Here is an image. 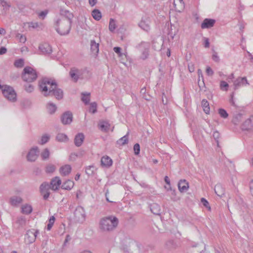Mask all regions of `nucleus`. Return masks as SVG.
Wrapping results in <instances>:
<instances>
[{"mask_svg":"<svg viewBox=\"0 0 253 253\" xmlns=\"http://www.w3.org/2000/svg\"><path fill=\"white\" fill-rule=\"evenodd\" d=\"M40 90L44 96H55L57 100L63 98V91L58 87V84L54 80L48 78H43L39 82Z\"/></svg>","mask_w":253,"mask_h":253,"instance_id":"obj_1","label":"nucleus"},{"mask_svg":"<svg viewBox=\"0 0 253 253\" xmlns=\"http://www.w3.org/2000/svg\"><path fill=\"white\" fill-rule=\"evenodd\" d=\"M72 21L65 19L57 18L54 20V27L56 32L61 36L68 35L71 28Z\"/></svg>","mask_w":253,"mask_h":253,"instance_id":"obj_2","label":"nucleus"},{"mask_svg":"<svg viewBox=\"0 0 253 253\" xmlns=\"http://www.w3.org/2000/svg\"><path fill=\"white\" fill-rule=\"evenodd\" d=\"M119 221L115 216H109L101 219L100 228L104 231H110L115 229L118 224Z\"/></svg>","mask_w":253,"mask_h":253,"instance_id":"obj_3","label":"nucleus"},{"mask_svg":"<svg viewBox=\"0 0 253 253\" xmlns=\"http://www.w3.org/2000/svg\"><path fill=\"white\" fill-rule=\"evenodd\" d=\"M38 77L36 71L31 67L24 68L22 74V78L25 82L31 83L35 81Z\"/></svg>","mask_w":253,"mask_h":253,"instance_id":"obj_4","label":"nucleus"},{"mask_svg":"<svg viewBox=\"0 0 253 253\" xmlns=\"http://www.w3.org/2000/svg\"><path fill=\"white\" fill-rule=\"evenodd\" d=\"M2 94L9 101L14 102L17 100V94L13 88L7 85H4L2 89Z\"/></svg>","mask_w":253,"mask_h":253,"instance_id":"obj_5","label":"nucleus"},{"mask_svg":"<svg viewBox=\"0 0 253 253\" xmlns=\"http://www.w3.org/2000/svg\"><path fill=\"white\" fill-rule=\"evenodd\" d=\"M85 212L81 206H78L74 211V220L79 223H83L85 219Z\"/></svg>","mask_w":253,"mask_h":253,"instance_id":"obj_6","label":"nucleus"},{"mask_svg":"<svg viewBox=\"0 0 253 253\" xmlns=\"http://www.w3.org/2000/svg\"><path fill=\"white\" fill-rule=\"evenodd\" d=\"M149 44L147 42H142L137 45L136 47L138 50L142 51L141 58L145 60L148 58L149 55Z\"/></svg>","mask_w":253,"mask_h":253,"instance_id":"obj_7","label":"nucleus"},{"mask_svg":"<svg viewBox=\"0 0 253 253\" xmlns=\"http://www.w3.org/2000/svg\"><path fill=\"white\" fill-rule=\"evenodd\" d=\"M39 234V231L35 229H31L28 230L25 235V239L27 240L29 244L34 243Z\"/></svg>","mask_w":253,"mask_h":253,"instance_id":"obj_8","label":"nucleus"},{"mask_svg":"<svg viewBox=\"0 0 253 253\" xmlns=\"http://www.w3.org/2000/svg\"><path fill=\"white\" fill-rule=\"evenodd\" d=\"M51 188L50 185L48 183L43 182L40 187V191L41 194L43 196V199L45 200H47L50 195L49 190Z\"/></svg>","mask_w":253,"mask_h":253,"instance_id":"obj_9","label":"nucleus"},{"mask_svg":"<svg viewBox=\"0 0 253 253\" xmlns=\"http://www.w3.org/2000/svg\"><path fill=\"white\" fill-rule=\"evenodd\" d=\"M38 147L36 146L32 148L27 155V159L29 162H35L38 157L39 153Z\"/></svg>","mask_w":253,"mask_h":253,"instance_id":"obj_10","label":"nucleus"},{"mask_svg":"<svg viewBox=\"0 0 253 253\" xmlns=\"http://www.w3.org/2000/svg\"><path fill=\"white\" fill-rule=\"evenodd\" d=\"M73 114L68 111L65 112L61 116V121L64 125H69L73 121Z\"/></svg>","mask_w":253,"mask_h":253,"instance_id":"obj_11","label":"nucleus"},{"mask_svg":"<svg viewBox=\"0 0 253 253\" xmlns=\"http://www.w3.org/2000/svg\"><path fill=\"white\" fill-rule=\"evenodd\" d=\"M249 84L246 77H238L233 81V88L234 90H236L242 86Z\"/></svg>","mask_w":253,"mask_h":253,"instance_id":"obj_12","label":"nucleus"},{"mask_svg":"<svg viewBox=\"0 0 253 253\" xmlns=\"http://www.w3.org/2000/svg\"><path fill=\"white\" fill-rule=\"evenodd\" d=\"M39 49L43 55H49L52 52L51 46L48 43H43L40 44Z\"/></svg>","mask_w":253,"mask_h":253,"instance_id":"obj_13","label":"nucleus"},{"mask_svg":"<svg viewBox=\"0 0 253 253\" xmlns=\"http://www.w3.org/2000/svg\"><path fill=\"white\" fill-rule=\"evenodd\" d=\"M215 22V20L213 19L206 18L203 20L201 24V28L203 29H210L214 26Z\"/></svg>","mask_w":253,"mask_h":253,"instance_id":"obj_14","label":"nucleus"},{"mask_svg":"<svg viewBox=\"0 0 253 253\" xmlns=\"http://www.w3.org/2000/svg\"><path fill=\"white\" fill-rule=\"evenodd\" d=\"M206 249L205 245L203 243L196 244L191 246V252L192 253H203Z\"/></svg>","mask_w":253,"mask_h":253,"instance_id":"obj_15","label":"nucleus"},{"mask_svg":"<svg viewBox=\"0 0 253 253\" xmlns=\"http://www.w3.org/2000/svg\"><path fill=\"white\" fill-rule=\"evenodd\" d=\"M243 130H252L253 129V116H251L247 119L242 125Z\"/></svg>","mask_w":253,"mask_h":253,"instance_id":"obj_16","label":"nucleus"},{"mask_svg":"<svg viewBox=\"0 0 253 253\" xmlns=\"http://www.w3.org/2000/svg\"><path fill=\"white\" fill-rule=\"evenodd\" d=\"M69 75L74 82H77L79 79V76L81 75L80 71L76 68H72L69 72Z\"/></svg>","mask_w":253,"mask_h":253,"instance_id":"obj_17","label":"nucleus"},{"mask_svg":"<svg viewBox=\"0 0 253 253\" xmlns=\"http://www.w3.org/2000/svg\"><path fill=\"white\" fill-rule=\"evenodd\" d=\"M61 184V179L59 177L56 176L54 178L52 179L49 185H50L51 189L55 191L58 189V188Z\"/></svg>","mask_w":253,"mask_h":253,"instance_id":"obj_18","label":"nucleus"},{"mask_svg":"<svg viewBox=\"0 0 253 253\" xmlns=\"http://www.w3.org/2000/svg\"><path fill=\"white\" fill-rule=\"evenodd\" d=\"M138 25L140 28L146 32H148L150 30V20L148 18L142 19Z\"/></svg>","mask_w":253,"mask_h":253,"instance_id":"obj_19","label":"nucleus"},{"mask_svg":"<svg viewBox=\"0 0 253 253\" xmlns=\"http://www.w3.org/2000/svg\"><path fill=\"white\" fill-rule=\"evenodd\" d=\"M178 187L180 192H186L189 188V184L186 180L181 179L178 183Z\"/></svg>","mask_w":253,"mask_h":253,"instance_id":"obj_20","label":"nucleus"},{"mask_svg":"<svg viewBox=\"0 0 253 253\" xmlns=\"http://www.w3.org/2000/svg\"><path fill=\"white\" fill-rule=\"evenodd\" d=\"M84 139V136L83 133H78L75 137L74 143L77 147L81 146Z\"/></svg>","mask_w":253,"mask_h":253,"instance_id":"obj_21","label":"nucleus"},{"mask_svg":"<svg viewBox=\"0 0 253 253\" xmlns=\"http://www.w3.org/2000/svg\"><path fill=\"white\" fill-rule=\"evenodd\" d=\"M150 209L151 212L156 215H160L161 209L159 205L157 203H153L150 205Z\"/></svg>","mask_w":253,"mask_h":253,"instance_id":"obj_22","label":"nucleus"},{"mask_svg":"<svg viewBox=\"0 0 253 253\" xmlns=\"http://www.w3.org/2000/svg\"><path fill=\"white\" fill-rule=\"evenodd\" d=\"M214 192L218 196L222 197L224 195L225 189L221 184H217L214 187Z\"/></svg>","mask_w":253,"mask_h":253,"instance_id":"obj_23","label":"nucleus"},{"mask_svg":"<svg viewBox=\"0 0 253 253\" xmlns=\"http://www.w3.org/2000/svg\"><path fill=\"white\" fill-rule=\"evenodd\" d=\"M112 160L108 156H103L101 160V164L102 166L110 167L112 165Z\"/></svg>","mask_w":253,"mask_h":253,"instance_id":"obj_24","label":"nucleus"},{"mask_svg":"<svg viewBox=\"0 0 253 253\" xmlns=\"http://www.w3.org/2000/svg\"><path fill=\"white\" fill-rule=\"evenodd\" d=\"M22 201V198L17 196H12L9 199V203L12 206H17L18 204H21Z\"/></svg>","mask_w":253,"mask_h":253,"instance_id":"obj_25","label":"nucleus"},{"mask_svg":"<svg viewBox=\"0 0 253 253\" xmlns=\"http://www.w3.org/2000/svg\"><path fill=\"white\" fill-rule=\"evenodd\" d=\"M179 246L178 244L173 240H169L166 243V248L169 250L176 249Z\"/></svg>","mask_w":253,"mask_h":253,"instance_id":"obj_26","label":"nucleus"},{"mask_svg":"<svg viewBox=\"0 0 253 253\" xmlns=\"http://www.w3.org/2000/svg\"><path fill=\"white\" fill-rule=\"evenodd\" d=\"M61 175L63 176L68 175L71 171V167L69 165H66L64 166L61 167L59 169Z\"/></svg>","mask_w":253,"mask_h":253,"instance_id":"obj_27","label":"nucleus"},{"mask_svg":"<svg viewBox=\"0 0 253 253\" xmlns=\"http://www.w3.org/2000/svg\"><path fill=\"white\" fill-rule=\"evenodd\" d=\"M74 182L71 180H68L61 185V188L65 190H70L74 186Z\"/></svg>","mask_w":253,"mask_h":253,"instance_id":"obj_28","label":"nucleus"},{"mask_svg":"<svg viewBox=\"0 0 253 253\" xmlns=\"http://www.w3.org/2000/svg\"><path fill=\"white\" fill-rule=\"evenodd\" d=\"M90 50L92 53L96 54L99 51V43H96L94 40L90 41Z\"/></svg>","mask_w":253,"mask_h":253,"instance_id":"obj_29","label":"nucleus"},{"mask_svg":"<svg viewBox=\"0 0 253 253\" xmlns=\"http://www.w3.org/2000/svg\"><path fill=\"white\" fill-rule=\"evenodd\" d=\"M33 211L32 207L28 204L23 205L21 207V212L25 214H30Z\"/></svg>","mask_w":253,"mask_h":253,"instance_id":"obj_30","label":"nucleus"},{"mask_svg":"<svg viewBox=\"0 0 253 253\" xmlns=\"http://www.w3.org/2000/svg\"><path fill=\"white\" fill-rule=\"evenodd\" d=\"M98 126L102 131L107 132L109 129L110 125L107 122L102 121L99 123Z\"/></svg>","mask_w":253,"mask_h":253,"instance_id":"obj_31","label":"nucleus"},{"mask_svg":"<svg viewBox=\"0 0 253 253\" xmlns=\"http://www.w3.org/2000/svg\"><path fill=\"white\" fill-rule=\"evenodd\" d=\"M61 14L64 16V18L62 19H65L66 20L69 21H72V19L73 17V15L72 13L70 12L68 10H61Z\"/></svg>","mask_w":253,"mask_h":253,"instance_id":"obj_32","label":"nucleus"},{"mask_svg":"<svg viewBox=\"0 0 253 253\" xmlns=\"http://www.w3.org/2000/svg\"><path fill=\"white\" fill-rule=\"evenodd\" d=\"M201 106L203 107L204 112L207 114H209L210 113V108L208 101L205 99H203L201 102Z\"/></svg>","mask_w":253,"mask_h":253,"instance_id":"obj_33","label":"nucleus"},{"mask_svg":"<svg viewBox=\"0 0 253 253\" xmlns=\"http://www.w3.org/2000/svg\"><path fill=\"white\" fill-rule=\"evenodd\" d=\"M46 108L47 109L48 112L50 114H54L57 110V107L56 105L52 102H49L47 103L46 105Z\"/></svg>","mask_w":253,"mask_h":253,"instance_id":"obj_34","label":"nucleus"},{"mask_svg":"<svg viewBox=\"0 0 253 253\" xmlns=\"http://www.w3.org/2000/svg\"><path fill=\"white\" fill-rule=\"evenodd\" d=\"M128 132H127V133L126 135L120 138L117 141V144L119 145L120 146H123L125 144H127L128 142Z\"/></svg>","mask_w":253,"mask_h":253,"instance_id":"obj_35","label":"nucleus"},{"mask_svg":"<svg viewBox=\"0 0 253 253\" xmlns=\"http://www.w3.org/2000/svg\"><path fill=\"white\" fill-rule=\"evenodd\" d=\"M91 15L93 18L97 21H99L102 17V14L100 10L95 9L92 10Z\"/></svg>","mask_w":253,"mask_h":253,"instance_id":"obj_36","label":"nucleus"},{"mask_svg":"<svg viewBox=\"0 0 253 253\" xmlns=\"http://www.w3.org/2000/svg\"><path fill=\"white\" fill-rule=\"evenodd\" d=\"M242 118H243V115L241 113H238L234 116L233 120H232V123L234 125H237L241 122Z\"/></svg>","mask_w":253,"mask_h":253,"instance_id":"obj_37","label":"nucleus"},{"mask_svg":"<svg viewBox=\"0 0 253 253\" xmlns=\"http://www.w3.org/2000/svg\"><path fill=\"white\" fill-rule=\"evenodd\" d=\"M96 170V169L94 166H89L86 168L85 173L88 176H92Z\"/></svg>","mask_w":253,"mask_h":253,"instance_id":"obj_38","label":"nucleus"},{"mask_svg":"<svg viewBox=\"0 0 253 253\" xmlns=\"http://www.w3.org/2000/svg\"><path fill=\"white\" fill-rule=\"evenodd\" d=\"M56 139L59 142H65L68 141V138L66 134L61 133L57 135Z\"/></svg>","mask_w":253,"mask_h":253,"instance_id":"obj_39","label":"nucleus"},{"mask_svg":"<svg viewBox=\"0 0 253 253\" xmlns=\"http://www.w3.org/2000/svg\"><path fill=\"white\" fill-rule=\"evenodd\" d=\"M25 91L28 93L32 92L34 90V86L31 83L26 82L24 85Z\"/></svg>","mask_w":253,"mask_h":253,"instance_id":"obj_40","label":"nucleus"},{"mask_svg":"<svg viewBox=\"0 0 253 253\" xmlns=\"http://www.w3.org/2000/svg\"><path fill=\"white\" fill-rule=\"evenodd\" d=\"M49 135L45 134L42 136L41 140L39 141V144L41 145H43L49 141Z\"/></svg>","mask_w":253,"mask_h":253,"instance_id":"obj_41","label":"nucleus"},{"mask_svg":"<svg viewBox=\"0 0 253 253\" xmlns=\"http://www.w3.org/2000/svg\"><path fill=\"white\" fill-rule=\"evenodd\" d=\"M116 25L115 20L112 18L110 19L109 29L111 32H113L116 29Z\"/></svg>","mask_w":253,"mask_h":253,"instance_id":"obj_42","label":"nucleus"},{"mask_svg":"<svg viewBox=\"0 0 253 253\" xmlns=\"http://www.w3.org/2000/svg\"><path fill=\"white\" fill-rule=\"evenodd\" d=\"M218 112L220 116L223 119H226L228 117V114L227 111L223 108H219Z\"/></svg>","mask_w":253,"mask_h":253,"instance_id":"obj_43","label":"nucleus"},{"mask_svg":"<svg viewBox=\"0 0 253 253\" xmlns=\"http://www.w3.org/2000/svg\"><path fill=\"white\" fill-rule=\"evenodd\" d=\"M16 223L20 226H23L26 224V218L24 216H20L17 218Z\"/></svg>","mask_w":253,"mask_h":253,"instance_id":"obj_44","label":"nucleus"},{"mask_svg":"<svg viewBox=\"0 0 253 253\" xmlns=\"http://www.w3.org/2000/svg\"><path fill=\"white\" fill-rule=\"evenodd\" d=\"M56 169L55 166L52 164L48 165L45 168V172L47 173L53 172Z\"/></svg>","mask_w":253,"mask_h":253,"instance_id":"obj_45","label":"nucleus"},{"mask_svg":"<svg viewBox=\"0 0 253 253\" xmlns=\"http://www.w3.org/2000/svg\"><path fill=\"white\" fill-rule=\"evenodd\" d=\"M82 95L83 97L82 98V100L83 102L85 104H88L90 101V98L89 96L90 95V93H88L87 94H85L84 93H82Z\"/></svg>","mask_w":253,"mask_h":253,"instance_id":"obj_46","label":"nucleus"},{"mask_svg":"<svg viewBox=\"0 0 253 253\" xmlns=\"http://www.w3.org/2000/svg\"><path fill=\"white\" fill-rule=\"evenodd\" d=\"M55 218L54 216H51L48 221V223L47 225V230H50L51 228H52L54 221H55Z\"/></svg>","mask_w":253,"mask_h":253,"instance_id":"obj_47","label":"nucleus"},{"mask_svg":"<svg viewBox=\"0 0 253 253\" xmlns=\"http://www.w3.org/2000/svg\"><path fill=\"white\" fill-rule=\"evenodd\" d=\"M229 87L228 84L225 81H222L220 83V87L222 90L227 91Z\"/></svg>","mask_w":253,"mask_h":253,"instance_id":"obj_48","label":"nucleus"},{"mask_svg":"<svg viewBox=\"0 0 253 253\" xmlns=\"http://www.w3.org/2000/svg\"><path fill=\"white\" fill-rule=\"evenodd\" d=\"M89 112L94 114L97 112V103L95 102L90 104Z\"/></svg>","mask_w":253,"mask_h":253,"instance_id":"obj_49","label":"nucleus"},{"mask_svg":"<svg viewBox=\"0 0 253 253\" xmlns=\"http://www.w3.org/2000/svg\"><path fill=\"white\" fill-rule=\"evenodd\" d=\"M49 151L47 148H45L41 154L42 160H46L49 158Z\"/></svg>","mask_w":253,"mask_h":253,"instance_id":"obj_50","label":"nucleus"},{"mask_svg":"<svg viewBox=\"0 0 253 253\" xmlns=\"http://www.w3.org/2000/svg\"><path fill=\"white\" fill-rule=\"evenodd\" d=\"M24 62L23 59H19L14 62V66L18 68L22 67L24 66Z\"/></svg>","mask_w":253,"mask_h":253,"instance_id":"obj_51","label":"nucleus"},{"mask_svg":"<svg viewBox=\"0 0 253 253\" xmlns=\"http://www.w3.org/2000/svg\"><path fill=\"white\" fill-rule=\"evenodd\" d=\"M201 202L204 207L208 209L209 211H211V208L210 206L209 203L206 199H205L204 198H202L201 199Z\"/></svg>","mask_w":253,"mask_h":253,"instance_id":"obj_52","label":"nucleus"},{"mask_svg":"<svg viewBox=\"0 0 253 253\" xmlns=\"http://www.w3.org/2000/svg\"><path fill=\"white\" fill-rule=\"evenodd\" d=\"M133 150L135 155H138L140 153V145L138 143L134 145Z\"/></svg>","mask_w":253,"mask_h":253,"instance_id":"obj_53","label":"nucleus"},{"mask_svg":"<svg viewBox=\"0 0 253 253\" xmlns=\"http://www.w3.org/2000/svg\"><path fill=\"white\" fill-rule=\"evenodd\" d=\"M212 136H213V137L214 138V139H215V140L216 141L217 146H218V139L220 136V134H219V132L217 130L214 131L213 133Z\"/></svg>","mask_w":253,"mask_h":253,"instance_id":"obj_54","label":"nucleus"},{"mask_svg":"<svg viewBox=\"0 0 253 253\" xmlns=\"http://www.w3.org/2000/svg\"><path fill=\"white\" fill-rule=\"evenodd\" d=\"M197 73H198V76H199L198 84H199V87H201V85H200V84H199L200 79V78H202L203 84H204V85H205V84H204V77H203V75L202 71V70L201 69H199L198 70Z\"/></svg>","mask_w":253,"mask_h":253,"instance_id":"obj_55","label":"nucleus"},{"mask_svg":"<svg viewBox=\"0 0 253 253\" xmlns=\"http://www.w3.org/2000/svg\"><path fill=\"white\" fill-rule=\"evenodd\" d=\"M212 59L213 61H214L216 62H218L220 60L219 57L217 55V52H216L215 51H214L212 55Z\"/></svg>","mask_w":253,"mask_h":253,"instance_id":"obj_56","label":"nucleus"},{"mask_svg":"<svg viewBox=\"0 0 253 253\" xmlns=\"http://www.w3.org/2000/svg\"><path fill=\"white\" fill-rule=\"evenodd\" d=\"M1 4L4 9L5 10H8L11 6L9 3L4 0L1 1Z\"/></svg>","mask_w":253,"mask_h":253,"instance_id":"obj_57","label":"nucleus"},{"mask_svg":"<svg viewBox=\"0 0 253 253\" xmlns=\"http://www.w3.org/2000/svg\"><path fill=\"white\" fill-rule=\"evenodd\" d=\"M114 51L117 53L119 56H121L122 55V53H121V48L118 46H116L114 47Z\"/></svg>","mask_w":253,"mask_h":253,"instance_id":"obj_58","label":"nucleus"},{"mask_svg":"<svg viewBox=\"0 0 253 253\" xmlns=\"http://www.w3.org/2000/svg\"><path fill=\"white\" fill-rule=\"evenodd\" d=\"M47 13L48 10H47L42 11L39 14V17L42 18V19H44Z\"/></svg>","mask_w":253,"mask_h":253,"instance_id":"obj_59","label":"nucleus"},{"mask_svg":"<svg viewBox=\"0 0 253 253\" xmlns=\"http://www.w3.org/2000/svg\"><path fill=\"white\" fill-rule=\"evenodd\" d=\"M206 73L208 76H212L214 73L213 70L210 67L207 68Z\"/></svg>","mask_w":253,"mask_h":253,"instance_id":"obj_60","label":"nucleus"},{"mask_svg":"<svg viewBox=\"0 0 253 253\" xmlns=\"http://www.w3.org/2000/svg\"><path fill=\"white\" fill-rule=\"evenodd\" d=\"M29 27L35 29L39 27V25L37 22H31L29 23Z\"/></svg>","mask_w":253,"mask_h":253,"instance_id":"obj_61","label":"nucleus"},{"mask_svg":"<svg viewBox=\"0 0 253 253\" xmlns=\"http://www.w3.org/2000/svg\"><path fill=\"white\" fill-rule=\"evenodd\" d=\"M188 67V70L190 73H192L194 71L195 68H194V65L193 64H192L191 63L189 64Z\"/></svg>","mask_w":253,"mask_h":253,"instance_id":"obj_62","label":"nucleus"},{"mask_svg":"<svg viewBox=\"0 0 253 253\" xmlns=\"http://www.w3.org/2000/svg\"><path fill=\"white\" fill-rule=\"evenodd\" d=\"M6 51L7 49L5 47L1 46V47H0V55L5 54L6 52Z\"/></svg>","mask_w":253,"mask_h":253,"instance_id":"obj_63","label":"nucleus"},{"mask_svg":"<svg viewBox=\"0 0 253 253\" xmlns=\"http://www.w3.org/2000/svg\"><path fill=\"white\" fill-rule=\"evenodd\" d=\"M204 40H205V42H204L205 47H206V48L209 47V46H210V42H209V39L207 38H204Z\"/></svg>","mask_w":253,"mask_h":253,"instance_id":"obj_64","label":"nucleus"}]
</instances>
